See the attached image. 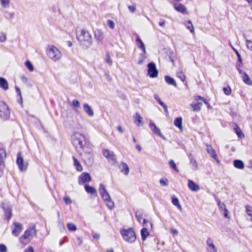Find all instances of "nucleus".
Listing matches in <instances>:
<instances>
[{"label":"nucleus","mask_w":252,"mask_h":252,"mask_svg":"<svg viewBox=\"0 0 252 252\" xmlns=\"http://www.w3.org/2000/svg\"><path fill=\"white\" fill-rule=\"evenodd\" d=\"M71 141L78 153L92 146L89 140L83 134L79 132L74 133L71 136Z\"/></svg>","instance_id":"nucleus-1"},{"label":"nucleus","mask_w":252,"mask_h":252,"mask_svg":"<svg viewBox=\"0 0 252 252\" xmlns=\"http://www.w3.org/2000/svg\"><path fill=\"white\" fill-rule=\"evenodd\" d=\"M77 39L80 46L83 49L90 48L93 43V39L91 34L86 30H82L76 34Z\"/></svg>","instance_id":"nucleus-2"},{"label":"nucleus","mask_w":252,"mask_h":252,"mask_svg":"<svg viewBox=\"0 0 252 252\" xmlns=\"http://www.w3.org/2000/svg\"><path fill=\"white\" fill-rule=\"evenodd\" d=\"M82 160L88 166H91L94 162L92 146L78 153Z\"/></svg>","instance_id":"nucleus-3"},{"label":"nucleus","mask_w":252,"mask_h":252,"mask_svg":"<svg viewBox=\"0 0 252 252\" xmlns=\"http://www.w3.org/2000/svg\"><path fill=\"white\" fill-rule=\"evenodd\" d=\"M33 235H36V230L34 225L29 227L25 231L24 234L19 238L20 243L24 245L28 244L32 239Z\"/></svg>","instance_id":"nucleus-4"},{"label":"nucleus","mask_w":252,"mask_h":252,"mask_svg":"<svg viewBox=\"0 0 252 252\" xmlns=\"http://www.w3.org/2000/svg\"><path fill=\"white\" fill-rule=\"evenodd\" d=\"M46 53L48 57L54 61L60 60L62 57L61 53L59 50L53 45L49 46Z\"/></svg>","instance_id":"nucleus-5"},{"label":"nucleus","mask_w":252,"mask_h":252,"mask_svg":"<svg viewBox=\"0 0 252 252\" xmlns=\"http://www.w3.org/2000/svg\"><path fill=\"white\" fill-rule=\"evenodd\" d=\"M10 114L7 104L4 101H0V119L2 121H6L9 119Z\"/></svg>","instance_id":"nucleus-6"},{"label":"nucleus","mask_w":252,"mask_h":252,"mask_svg":"<svg viewBox=\"0 0 252 252\" xmlns=\"http://www.w3.org/2000/svg\"><path fill=\"white\" fill-rule=\"evenodd\" d=\"M16 164L20 171H25L28 166V163L24 160L21 152H19L17 155Z\"/></svg>","instance_id":"nucleus-7"},{"label":"nucleus","mask_w":252,"mask_h":252,"mask_svg":"<svg viewBox=\"0 0 252 252\" xmlns=\"http://www.w3.org/2000/svg\"><path fill=\"white\" fill-rule=\"evenodd\" d=\"M102 153L111 164H114L116 162V156L112 151L108 149H103L102 151Z\"/></svg>","instance_id":"nucleus-8"},{"label":"nucleus","mask_w":252,"mask_h":252,"mask_svg":"<svg viewBox=\"0 0 252 252\" xmlns=\"http://www.w3.org/2000/svg\"><path fill=\"white\" fill-rule=\"evenodd\" d=\"M147 67L148 68V74L151 78H155L158 76V70L155 63H148Z\"/></svg>","instance_id":"nucleus-9"},{"label":"nucleus","mask_w":252,"mask_h":252,"mask_svg":"<svg viewBox=\"0 0 252 252\" xmlns=\"http://www.w3.org/2000/svg\"><path fill=\"white\" fill-rule=\"evenodd\" d=\"M1 208L4 212L5 219L9 220L12 217V208L9 205L5 203L1 204Z\"/></svg>","instance_id":"nucleus-10"},{"label":"nucleus","mask_w":252,"mask_h":252,"mask_svg":"<svg viewBox=\"0 0 252 252\" xmlns=\"http://www.w3.org/2000/svg\"><path fill=\"white\" fill-rule=\"evenodd\" d=\"M98 190L101 198L104 201L110 199V196L103 184H100Z\"/></svg>","instance_id":"nucleus-11"},{"label":"nucleus","mask_w":252,"mask_h":252,"mask_svg":"<svg viewBox=\"0 0 252 252\" xmlns=\"http://www.w3.org/2000/svg\"><path fill=\"white\" fill-rule=\"evenodd\" d=\"M91 181V176L89 173L87 172H83L79 176L78 179V183L81 185L85 183L89 182Z\"/></svg>","instance_id":"nucleus-12"},{"label":"nucleus","mask_w":252,"mask_h":252,"mask_svg":"<svg viewBox=\"0 0 252 252\" xmlns=\"http://www.w3.org/2000/svg\"><path fill=\"white\" fill-rule=\"evenodd\" d=\"M150 127L152 129L153 133L162 138L163 140L165 139L164 135L160 132V129L156 126V125L153 123H151L150 124Z\"/></svg>","instance_id":"nucleus-13"},{"label":"nucleus","mask_w":252,"mask_h":252,"mask_svg":"<svg viewBox=\"0 0 252 252\" xmlns=\"http://www.w3.org/2000/svg\"><path fill=\"white\" fill-rule=\"evenodd\" d=\"M136 237L134 231L131 229H127V242L129 243L134 242Z\"/></svg>","instance_id":"nucleus-14"},{"label":"nucleus","mask_w":252,"mask_h":252,"mask_svg":"<svg viewBox=\"0 0 252 252\" xmlns=\"http://www.w3.org/2000/svg\"><path fill=\"white\" fill-rule=\"evenodd\" d=\"M94 36L95 39L97 40V43L98 44H101L102 43L103 35V33L101 30L96 29L95 31H94Z\"/></svg>","instance_id":"nucleus-15"},{"label":"nucleus","mask_w":252,"mask_h":252,"mask_svg":"<svg viewBox=\"0 0 252 252\" xmlns=\"http://www.w3.org/2000/svg\"><path fill=\"white\" fill-rule=\"evenodd\" d=\"M206 151L212 158L215 159L218 162H219V160L218 159V156L216 153V152L213 149L212 146L210 145H207Z\"/></svg>","instance_id":"nucleus-16"},{"label":"nucleus","mask_w":252,"mask_h":252,"mask_svg":"<svg viewBox=\"0 0 252 252\" xmlns=\"http://www.w3.org/2000/svg\"><path fill=\"white\" fill-rule=\"evenodd\" d=\"M15 226L14 228L12 231V233L13 235L17 236L22 230V225L19 222H13Z\"/></svg>","instance_id":"nucleus-17"},{"label":"nucleus","mask_w":252,"mask_h":252,"mask_svg":"<svg viewBox=\"0 0 252 252\" xmlns=\"http://www.w3.org/2000/svg\"><path fill=\"white\" fill-rule=\"evenodd\" d=\"M174 7L177 11L182 13H187L186 7L181 3H176L174 4Z\"/></svg>","instance_id":"nucleus-18"},{"label":"nucleus","mask_w":252,"mask_h":252,"mask_svg":"<svg viewBox=\"0 0 252 252\" xmlns=\"http://www.w3.org/2000/svg\"><path fill=\"white\" fill-rule=\"evenodd\" d=\"M206 243L209 247V252H217V248L213 244V240L211 238H208Z\"/></svg>","instance_id":"nucleus-19"},{"label":"nucleus","mask_w":252,"mask_h":252,"mask_svg":"<svg viewBox=\"0 0 252 252\" xmlns=\"http://www.w3.org/2000/svg\"><path fill=\"white\" fill-rule=\"evenodd\" d=\"M83 110L90 117L94 115V111L88 103H84L83 106Z\"/></svg>","instance_id":"nucleus-20"},{"label":"nucleus","mask_w":252,"mask_h":252,"mask_svg":"<svg viewBox=\"0 0 252 252\" xmlns=\"http://www.w3.org/2000/svg\"><path fill=\"white\" fill-rule=\"evenodd\" d=\"M189 188L192 191H198L200 188L199 185L195 183L192 180H189L188 181V184Z\"/></svg>","instance_id":"nucleus-21"},{"label":"nucleus","mask_w":252,"mask_h":252,"mask_svg":"<svg viewBox=\"0 0 252 252\" xmlns=\"http://www.w3.org/2000/svg\"><path fill=\"white\" fill-rule=\"evenodd\" d=\"M189 158L190 161V163L191 165L192 169L193 170H196L198 169V163L191 154L189 155Z\"/></svg>","instance_id":"nucleus-22"},{"label":"nucleus","mask_w":252,"mask_h":252,"mask_svg":"<svg viewBox=\"0 0 252 252\" xmlns=\"http://www.w3.org/2000/svg\"><path fill=\"white\" fill-rule=\"evenodd\" d=\"M135 123L139 126H141L143 125V123L142 121V118L140 116L138 113H136L133 116Z\"/></svg>","instance_id":"nucleus-23"},{"label":"nucleus","mask_w":252,"mask_h":252,"mask_svg":"<svg viewBox=\"0 0 252 252\" xmlns=\"http://www.w3.org/2000/svg\"><path fill=\"white\" fill-rule=\"evenodd\" d=\"M86 191L91 194H95L96 195V190L94 188L92 187L88 184H86L84 186Z\"/></svg>","instance_id":"nucleus-24"},{"label":"nucleus","mask_w":252,"mask_h":252,"mask_svg":"<svg viewBox=\"0 0 252 252\" xmlns=\"http://www.w3.org/2000/svg\"><path fill=\"white\" fill-rule=\"evenodd\" d=\"M0 87L4 90L8 89V82L3 77H0Z\"/></svg>","instance_id":"nucleus-25"},{"label":"nucleus","mask_w":252,"mask_h":252,"mask_svg":"<svg viewBox=\"0 0 252 252\" xmlns=\"http://www.w3.org/2000/svg\"><path fill=\"white\" fill-rule=\"evenodd\" d=\"M72 158L73 160L74 165L76 170L79 172L82 171L83 170V167L79 161L74 156L72 157Z\"/></svg>","instance_id":"nucleus-26"},{"label":"nucleus","mask_w":252,"mask_h":252,"mask_svg":"<svg viewBox=\"0 0 252 252\" xmlns=\"http://www.w3.org/2000/svg\"><path fill=\"white\" fill-rule=\"evenodd\" d=\"M234 166L238 169H242L244 167L243 162L239 159H235L233 161Z\"/></svg>","instance_id":"nucleus-27"},{"label":"nucleus","mask_w":252,"mask_h":252,"mask_svg":"<svg viewBox=\"0 0 252 252\" xmlns=\"http://www.w3.org/2000/svg\"><path fill=\"white\" fill-rule=\"evenodd\" d=\"M150 233L148 231V228L143 227L141 230V238L143 241H145Z\"/></svg>","instance_id":"nucleus-28"},{"label":"nucleus","mask_w":252,"mask_h":252,"mask_svg":"<svg viewBox=\"0 0 252 252\" xmlns=\"http://www.w3.org/2000/svg\"><path fill=\"white\" fill-rule=\"evenodd\" d=\"M165 81L168 84L170 85L177 87V84L175 80L169 76H165Z\"/></svg>","instance_id":"nucleus-29"},{"label":"nucleus","mask_w":252,"mask_h":252,"mask_svg":"<svg viewBox=\"0 0 252 252\" xmlns=\"http://www.w3.org/2000/svg\"><path fill=\"white\" fill-rule=\"evenodd\" d=\"M6 157V152L4 149H0V166L3 164V159Z\"/></svg>","instance_id":"nucleus-30"},{"label":"nucleus","mask_w":252,"mask_h":252,"mask_svg":"<svg viewBox=\"0 0 252 252\" xmlns=\"http://www.w3.org/2000/svg\"><path fill=\"white\" fill-rule=\"evenodd\" d=\"M202 106L201 102H198L197 103H192L190 104V106L192 107L193 111H198L201 109Z\"/></svg>","instance_id":"nucleus-31"},{"label":"nucleus","mask_w":252,"mask_h":252,"mask_svg":"<svg viewBox=\"0 0 252 252\" xmlns=\"http://www.w3.org/2000/svg\"><path fill=\"white\" fill-rule=\"evenodd\" d=\"M136 42L137 43L138 47L140 48L145 54L146 53V49L144 43L139 37H137L136 39Z\"/></svg>","instance_id":"nucleus-32"},{"label":"nucleus","mask_w":252,"mask_h":252,"mask_svg":"<svg viewBox=\"0 0 252 252\" xmlns=\"http://www.w3.org/2000/svg\"><path fill=\"white\" fill-rule=\"evenodd\" d=\"M174 124L181 129L182 128V118L181 117L176 118L174 121Z\"/></svg>","instance_id":"nucleus-33"},{"label":"nucleus","mask_w":252,"mask_h":252,"mask_svg":"<svg viewBox=\"0 0 252 252\" xmlns=\"http://www.w3.org/2000/svg\"><path fill=\"white\" fill-rule=\"evenodd\" d=\"M242 78L244 82L246 84L248 85H251L252 84V81L246 73H244V75L242 76Z\"/></svg>","instance_id":"nucleus-34"},{"label":"nucleus","mask_w":252,"mask_h":252,"mask_svg":"<svg viewBox=\"0 0 252 252\" xmlns=\"http://www.w3.org/2000/svg\"><path fill=\"white\" fill-rule=\"evenodd\" d=\"M245 208L246 213L250 217V220L252 221V207L249 205H246Z\"/></svg>","instance_id":"nucleus-35"},{"label":"nucleus","mask_w":252,"mask_h":252,"mask_svg":"<svg viewBox=\"0 0 252 252\" xmlns=\"http://www.w3.org/2000/svg\"><path fill=\"white\" fill-rule=\"evenodd\" d=\"M234 129H235V133L237 134V135H238V136L239 138H242L244 137V134L242 132L241 129H240V128L238 126H237L234 128Z\"/></svg>","instance_id":"nucleus-36"},{"label":"nucleus","mask_w":252,"mask_h":252,"mask_svg":"<svg viewBox=\"0 0 252 252\" xmlns=\"http://www.w3.org/2000/svg\"><path fill=\"white\" fill-rule=\"evenodd\" d=\"M172 203H173V205H174L175 206H177V208L180 210L181 211L182 210V207L180 205L179 202V200L177 198H176V197H172Z\"/></svg>","instance_id":"nucleus-37"},{"label":"nucleus","mask_w":252,"mask_h":252,"mask_svg":"<svg viewBox=\"0 0 252 252\" xmlns=\"http://www.w3.org/2000/svg\"><path fill=\"white\" fill-rule=\"evenodd\" d=\"M25 65L26 67L29 70V71H33L34 67L30 61L27 60V61H26L25 63Z\"/></svg>","instance_id":"nucleus-38"},{"label":"nucleus","mask_w":252,"mask_h":252,"mask_svg":"<svg viewBox=\"0 0 252 252\" xmlns=\"http://www.w3.org/2000/svg\"><path fill=\"white\" fill-rule=\"evenodd\" d=\"M143 224L144 227L148 228V230L152 228V224L146 220H143Z\"/></svg>","instance_id":"nucleus-39"},{"label":"nucleus","mask_w":252,"mask_h":252,"mask_svg":"<svg viewBox=\"0 0 252 252\" xmlns=\"http://www.w3.org/2000/svg\"><path fill=\"white\" fill-rule=\"evenodd\" d=\"M67 227L71 231H75L77 229L76 225L71 222H69L67 224Z\"/></svg>","instance_id":"nucleus-40"},{"label":"nucleus","mask_w":252,"mask_h":252,"mask_svg":"<svg viewBox=\"0 0 252 252\" xmlns=\"http://www.w3.org/2000/svg\"><path fill=\"white\" fill-rule=\"evenodd\" d=\"M105 202L106 206L110 209H112L114 207V203L111 200V198L110 199H107V200H104Z\"/></svg>","instance_id":"nucleus-41"},{"label":"nucleus","mask_w":252,"mask_h":252,"mask_svg":"<svg viewBox=\"0 0 252 252\" xmlns=\"http://www.w3.org/2000/svg\"><path fill=\"white\" fill-rule=\"evenodd\" d=\"M186 26L187 28L189 29L191 33H194V28L190 21H188V24L187 25H186Z\"/></svg>","instance_id":"nucleus-42"},{"label":"nucleus","mask_w":252,"mask_h":252,"mask_svg":"<svg viewBox=\"0 0 252 252\" xmlns=\"http://www.w3.org/2000/svg\"><path fill=\"white\" fill-rule=\"evenodd\" d=\"M177 77L181 79L183 82H184L186 79L185 75L182 71H179L177 73Z\"/></svg>","instance_id":"nucleus-43"},{"label":"nucleus","mask_w":252,"mask_h":252,"mask_svg":"<svg viewBox=\"0 0 252 252\" xmlns=\"http://www.w3.org/2000/svg\"><path fill=\"white\" fill-rule=\"evenodd\" d=\"M230 46H231L232 49L233 50V51L235 52V54H236V55H237V56L238 57V62L240 63H242V59H241V57L240 54L239 53L238 51L236 49H235L231 44H230Z\"/></svg>","instance_id":"nucleus-44"},{"label":"nucleus","mask_w":252,"mask_h":252,"mask_svg":"<svg viewBox=\"0 0 252 252\" xmlns=\"http://www.w3.org/2000/svg\"><path fill=\"white\" fill-rule=\"evenodd\" d=\"M224 93L227 95H230L231 93V89L230 87H224L223 88Z\"/></svg>","instance_id":"nucleus-45"},{"label":"nucleus","mask_w":252,"mask_h":252,"mask_svg":"<svg viewBox=\"0 0 252 252\" xmlns=\"http://www.w3.org/2000/svg\"><path fill=\"white\" fill-rule=\"evenodd\" d=\"M169 163L172 168H173L174 170H175L177 172H179L178 168L176 167V164L173 160H172V159L170 160L169 161Z\"/></svg>","instance_id":"nucleus-46"},{"label":"nucleus","mask_w":252,"mask_h":252,"mask_svg":"<svg viewBox=\"0 0 252 252\" xmlns=\"http://www.w3.org/2000/svg\"><path fill=\"white\" fill-rule=\"evenodd\" d=\"M246 44L247 48L250 50L252 51V41L246 39Z\"/></svg>","instance_id":"nucleus-47"},{"label":"nucleus","mask_w":252,"mask_h":252,"mask_svg":"<svg viewBox=\"0 0 252 252\" xmlns=\"http://www.w3.org/2000/svg\"><path fill=\"white\" fill-rule=\"evenodd\" d=\"M107 25L111 29H113L115 27V24L114 22L110 19L107 21Z\"/></svg>","instance_id":"nucleus-48"},{"label":"nucleus","mask_w":252,"mask_h":252,"mask_svg":"<svg viewBox=\"0 0 252 252\" xmlns=\"http://www.w3.org/2000/svg\"><path fill=\"white\" fill-rule=\"evenodd\" d=\"M159 182L162 186H167L168 185V180L165 178L160 179Z\"/></svg>","instance_id":"nucleus-49"},{"label":"nucleus","mask_w":252,"mask_h":252,"mask_svg":"<svg viewBox=\"0 0 252 252\" xmlns=\"http://www.w3.org/2000/svg\"><path fill=\"white\" fill-rule=\"evenodd\" d=\"M0 4L3 7H7L9 4V0H0Z\"/></svg>","instance_id":"nucleus-50"},{"label":"nucleus","mask_w":252,"mask_h":252,"mask_svg":"<svg viewBox=\"0 0 252 252\" xmlns=\"http://www.w3.org/2000/svg\"><path fill=\"white\" fill-rule=\"evenodd\" d=\"M106 61L109 65H112V61L110 59L109 53L108 52H107L106 54Z\"/></svg>","instance_id":"nucleus-51"},{"label":"nucleus","mask_w":252,"mask_h":252,"mask_svg":"<svg viewBox=\"0 0 252 252\" xmlns=\"http://www.w3.org/2000/svg\"><path fill=\"white\" fill-rule=\"evenodd\" d=\"M242 63H237L236 64V67L237 69L238 70V71L240 74H241L242 76L244 75V73H245L244 72L242 69H240V67L242 66Z\"/></svg>","instance_id":"nucleus-52"},{"label":"nucleus","mask_w":252,"mask_h":252,"mask_svg":"<svg viewBox=\"0 0 252 252\" xmlns=\"http://www.w3.org/2000/svg\"><path fill=\"white\" fill-rule=\"evenodd\" d=\"M136 217L137 220L141 223H143V220H145V219H143L140 214L138 213H136Z\"/></svg>","instance_id":"nucleus-53"},{"label":"nucleus","mask_w":252,"mask_h":252,"mask_svg":"<svg viewBox=\"0 0 252 252\" xmlns=\"http://www.w3.org/2000/svg\"><path fill=\"white\" fill-rule=\"evenodd\" d=\"M72 105L74 106L75 107L78 108L80 107V103L79 101L76 99H74L72 101Z\"/></svg>","instance_id":"nucleus-54"},{"label":"nucleus","mask_w":252,"mask_h":252,"mask_svg":"<svg viewBox=\"0 0 252 252\" xmlns=\"http://www.w3.org/2000/svg\"><path fill=\"white\" fill-rule=\"evenodd\" d=\"M63 200L65 202V203L67 205H68V204H70L71 203L72 201L70 198L68 196H65L64 198H63Z\"/></svg>","instance_id":"nucleus-55"},{"label":"nucleus","mask_w":252,"mask_h":252,"mask_svg":"<svg viewBox=\"0 0 252 252\" xmlns=\"http://www.w3.org/2000/svg\"><path fill=\"white\" fill-rule=\"evenodd\" d=\"M7 248L4 244H0V252H6Z\"/></svg>","instance_id":"nucleus-56"},{"label":"nucleus","mask_w":252,"mask_h":252,"mask_svg":"<svg viewBox=\"0 0 252 252\" xmlns=\"http://www.w3.org/2000/svg\"><path fill=\"white\" fill-rule=\"evenodd\" d=\"M121 234L122 236H123V239L126 241V229L125 228H123L121 230Z\"/></svg>","instance_id":"nucleus-57"},{"label":"nucleus","mask_w":252,"mask_h":252,"mask_svg":"<svg viewBox=\"0 0 252 252\" xmlns=\"http://www.w3.org/2000/svg\"><path fill=\"white\" fill-rule=\"evenodd\" d=\"M128 8L131 12H133L136 10V5L135 4L129 5L128 6Z\"/></svg>","instance_id":"nucleus-58"},{"label":"nucleus","mask_w":252,"mask_h":252,"mask_svg":"<svg viewBox=\"0 0 252 252\" xmlns=\"http://www.w3.org/2000/svg\"><path fill=\"white\" fill-rule=\"evenodd\" d=\"M24 252H35L32 246H29L27 249H25Z\"/></svg>","instance_id":"nucleus-59"},{"label":"nucleus","mask_w":252,"mask_h":252,"mask_svg":"<svg viewBox=\"0 0 252 252\" xmlns=\"http://www.w3.org/2000/svg\"><path fill=\"white\" fill-rule=\"evenodd\" d=\"M219 208L220 210L224 211V208H225V205L223 203H221L220 202L218 203Z\"/></svg>","instance_id":"nucleus-60"},{"label":"nucleus","mask_w":252,"mask_h":252,"mask_svg":"<svg viewBox=\"0 0 252 252\" xmlns=\"http://www.w3.org/2000/svg\"><path fill=\"white\" fill-rule=\"evenodd\" d=\"M15 90L16 91V93H17V94L18 96H21L22 95L21 92L20 88L18 87L17 86H15Z\"/></svg>","instance_id":"nucleus-61"},{"label":"nucleus","mask_w":252,"mask_h":252,"mask_svg":"<svg viewBox=\"0 0 252 252\" xmlns=\"http://www.w3.org/2000/svg\"><path fill=\"white\" fill-rule=\"evenodd\" d=\"M20 78L21 80L25 83H27L28 81V78L24 75L21 76Z\"/></svg>","instance_id":"nucleus-62"},{"label":"nucleus","mask_w":252,"mask_h":252,"mask_svg":"<svg viewBox=\"0 0 252 252\" xmlns=\"http://www.w3.org/2000/svg\"><path fill=\"white\" fill-rule=\"evenodd\" d=\"M165 21L163 19H160L159 22V25L161 27H164Z\"/></svg>","instance_id":"nucleus-63"},{"label":"nucleus","mask_w":252,"mask_h":252,"mask_svg":"<svg viewBox=\"0 0 252 252\" xmlns=\"http://www.w3.org/2000/svg\"><path fill=\"white\" fill-rule=\"evenodd\" d=\"M6 39V37L5 35H3L0 36V42H4Z\"/></svg>","instance_id":"nucleus-64"}]
</instances>
